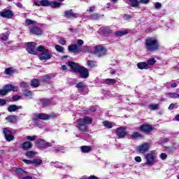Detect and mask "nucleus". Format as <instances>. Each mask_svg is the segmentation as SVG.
Here are the masks:
<instances>
[{
    "label": "nucleus",
    "instance_id": "f257e3e1",
    "mask_svg": "<svg viewBox=\"0 0 179 179\" xmlns=\"http://www.w3.org/2000/svg\"><path fill=\"white\" fill-rule=\"evenodd\" d=\"M68 65L72 69L73 72H78L80 75V78L83 79L89 78V71H87L84 66H80L78 63H75L73 62H69Z\"/></svg>",
    "mask_w": 179,
    "mask_h": 179
},
{
    "label": "nucleus",
    "instance_id": "f03ea898",
    "mask_svg": "<svg viewBox=\"0 0 179 179\" xmlns=\"http://www.w3.org/2000/svg\"><path fill=\"white\" fill-rule=\"evenodd\" d=\"M145 48L148 51L153 52L159 50L160 44L159 43V41L155 38H148L145 41Z\"/></svg>",
    "mask_w": 179,
    "mask_h": 179
},
{
    "label": "nucleus",
    "instance_id": "7ed1b4c3",
    "mask_svg": "<svg viewBox=\"0 0 179 179\" xmlns=\"http://www.w3.org/2000/svg\"><path fill=\"white\" fill-rule=\"evenodd\" d=\"M77 122L78 124V128L79 131L81 132H87V126L86 125L92 124V122H93V119L90 117L86 116L83 118L79 119Z\"/></svg>",
    "mask_w": 179,
    "mask_h": 179
},
{
    "label": "nucleus",
    "instance_id": "20e7f679",
    "mask_svg": "<svg viewBox=\"0 0 179 179\" xmlns=\"http://www.w3.org/2000/svg\"><path fill=\"white\" fill-rule=\"evenodd\" d=\"M37 50L39 52H41L39 55V59H41V61H48V59H51L52 55H51L50 50L45 49L44 46L39 45Z\"/></svg>",
    "mask_w": 179,
    "mask_h": 179
},
{
    "label": "nucleus",
    "instance_id": "39448f33",
    "mask_svg": "<svg viewBox=\"0 0 179 179\" xmlns=\"http://www.w3.org/2000/svg\"><path fill=\"white\" fill-rule=\"evenodd\" d=\"M155 155H156V150H152L145 155L144 159L146 161L147 166H153L155 164V157H156Z\"/></svg>",
    "mask_w": 179,
    "mask_h": 179
},
{
    "label": "nucleus",
    "instance_id": "423d86ee",
    "mask_svg": "<svg viewBox=\"0 0 179 179\" xmlns=\"http://www.w3.org/2000/svg\"><path fill=\"white\" fill-rule=\"evenodd\" d=\"M32 120H34V121H38V120L47 121V120H50V115L45 113H34L32 116Z\"/></svg>",
    "mask_w": 179,
    "mask_h": 179
},
{
    "label": "nucleus",
    "instance_id": "0eeeda50",
    "mask_svg": "<svg viewBox=\"0 0 179 179\" xmlns=\"http://www.w3.org/2000/svg\"><path fill=\"white\" fill-rule=\"evenodd\" d=\"M3 134L7 142H12V141L15 139V136H13V133H12L10 130L8 129L7 128H4L3 129Z\"/></svg>",
    "mask_w": 179,
    "mask_h": 179
},
{
    "label": "nucleus",
    "instance_id": "6e6552de",
    "mask_svg": "<svg viewBox=\"0 0 179 179\" xmlns=\"http://www.w3.org/2000/svg\"><path fill=\"white\" fill-rule=\"evenodd\" d=\"M94 52L95 55H98V57H103V55H106L107 50L106 49V48L101 45H98L95 47V50Z\"/></svg>",
    "mask_w": 179,
    "mask_h": 179
},
{
    "label": "nucleus",
    "instance_id": "1a4fd4ad",
    "mask_svg": "<svg viewBox=\"0 0 179 179\" xmlns=\"http://www.w3.org/2000/svg\"><path fill=\"white\" fill-rule=\"evenodd\" d=\"M27 44V51L29 54H32V55H37V50H34L33 48L36 47V43L29 42L26 43Z\"/></svg>",
    "mask_w": 179,
    "mask_h": 179
},
{
    "label": "nucleus",
    "instance_id": "9d476101",
    "mask_svg": "<svg viewBox=\"0 0 179 179\" xmlns=\"http://www.w3.org/2000/svg\"><path fill=\"white\" fill-rule=\"evenodd\" d=\"M115 132L118 138L122 139V138H125V135H127V129H125V127H120L116 129Z\"/></svg>",
    "mask_w": 179,
    "mask_h": 179
},
{
    "label": "nucleus",
    "instance_id": "9b49d317",
    "mask_svg": "<svg viewBox=\"0 0 179 179\" xmlns=\"http://www.w3.org/2000/svg\"><path fill=\"white\" fill-rule=\"evenodd\" d=\"M140 131L144 134H150L153 131V127L149 124H143L140 127Z\"/></svg>",
    "mask_w": 179,
    "mask_h": 179
},
{
    "label": "nucleus",
    "instance_id": "f8f14e48",
    "mask_svg": "<svg viewBox=\"0 0 179 179\" xmlns=\"http://www.w3.org/2000/svg\"><path fill=\"white\" fill-rule=\"evenodd\" d=\"M0 16L6 19H12L13 17V12L9 10H4L0 12Z\"/></svg>",
    "mask_w": 179,
    "mask_h": 179
},
{
    "label": "nucleus",
    "instance_id": "ddd939ff",
    "mask_svg": "<svg viewBox=\"0 0 179 179\" xmlns=\"http://www.w3.org/2000/svg\"><path fill=\"white\" fill-rule=\"evenodd\" d=\"M149 143H144L137 147V151L139 153H146L149 150Z\"/></svg>",
    "mask_w": 179,
    "mask_h": 179
},
{
    "label": "nucleus",
    "instance_id": "4468645a",
    "mask_svg": "<svg viewBox=\"0 0 179 179\" xmlns=\"http://www.w3.org/2000/svg\"><path fill=\"white\" fill-rule=\"evenodd\" d=\"M3 88L6 90L7 93H9V92H17L19 90V87L14 86L13 85H6Z\"/></svg>",
    "mask_w": 179,
    "mask_h": 179
},
{
    "label": "nucleus",
    "instance_id": "2eb2a0df",
    "mask_svg": "<svg viewBox=\"0 0 179 179\" xmlns=\"http://www.w3.org/2000/svg\"><path fill=\"white\" fill-rule=\"evenodd\" d=\"M64 16L68 19H72V17H78V14L73 13L72 10H68L64 12Z\"/></svg>",
    "mask_w": 179,
    "mask_h": 179
},
{
    "label": "nucleus",
    "instance_id": "dca6fc26",
    "mask_svg": "<svg viewBox=\"0 0 179 179\" xmlns=\"http://www.w3.org/2000/svg\"><path fill=\"white\" fill-rule=\"evenodd\" d=\"M68 50L69 52H79L80 48L78 45H71L69 46Z\"/></svg>",
    "mask_w": 179,
    "mask_h": 179
},
{
    "label": "nucleus",
    "instance_id": "f3484780",
    "mask_svg": "<svg viewBox=\"0 0 179 179\" xmlns=\"http://www.w3.org/2000/svg\"><path fill=\"white\" fill-rule=\"evenodd\" d=\"M22 148L24 150H29L33 148V143L30 141H25L22 144Z\"/></svg>",
    "mask_w": 179,
    "mask_h": 179
},
{
    "label": "nucleus",
    "instance_id": "a211bd4d",
    "mask_svg": "<svg viewBox=\"0 0 179 179\" xmlns=\"http://www.w3.org/2000/svg\"><path fill=\"white\" fill-rule=\"evenodd\" d=\"M31 33H33V34H36L37 36H40V34H42L43 31H41V29L38 27H32L31 28Z\"/></svg>",
    "mask_w": 179,
    "mask_h": 179
},
{
    "label": "nucleus",
    "instance_id": "6ab92c4d",
    "mask_svg": "<svg viewBox=\"0 0 179 179\" xmlns=\"http://www.w3.org/2000/svg\"><path fill=\"white\" fill-rule=\"evenodd\" d=\"M76 87L78 89L79 92H83L87 87L85 85V83L80 82L76 85Z\"/></svg>",
    "mask_w": 179,
    "mask_h": 179
},
{
    "label": "nucleus",
    "instance_id": "aec40b11",
    "mask_svg": "<svg viewBox=\"0 0 179 179\" xmlns=\"http://www.w3.org/2000/svg\"><path fill=\"white\" fill-rule=\"evenodd\" d=\"M80 150L83 152V153H89V152H92V147L83 145L80 147Z\"/></svg>",
    "mask_w": 179,
    "mask_h": 179
},
{
    "label": "nucleus",
    "instance_id": "412c9836",
    "mask_svg": "<svg viewBox=\"0 0 179 179\" xmlns=\"http://www.w3.org/2000/svg\"><path fill=\"white\" fill-rule=\"evenodd\" d=\"M4 73L6 75H8V76H12V75L15 73V69H13V68L12 67H9L6 69Z\"/></svg>",
    "mask_w": 179,
    "mask_h": 179
},
{
    "label": "nucleus",
    "instance_id": "4be33fe9",
    "mask_svg": "<svg viewBox=\"0 0 179 179\" xmlns=\"http://www.w3.org/2000/svg\"><path fill=\"white\" fill-rule=\"evenodd\" d=\"M104 83H106V85H115L117 80L113 78H106L104 80Z\"/></svg>",
    "mask_w": 179,
    "mask_h": 179
},
{
    "label": "nucleus",
    "instance_id": "5701e85b",
    "mask_svg": "<svg viewBox=\"0 0 179 179\" xmlns=\"http://www.w3.org/2000/svg\"><path fill=\"white\" fill-rule=\"evenodd\" d=\"M138 69H148L149 66H148V64L146 62H139L137 64Z\"/></svg>",
    "mask_w": 179,
    "mask_h": 179
},
{
    "label": "nucleus",
    "instance_id": "b1692460",
    "mask_svg": "<svg viewBox=\"0 0 179 179\" xmlns=\"http://www.w3.org/2000/svg\"><path fill=\"white\" fill-rule=\"evenodd\" d=\"M16 174H17V176H19V178L20 177H22V176H24V174H26V171H24L22 169L18 168L16 169L15 171Z\"/></svg>",
    "mask_w": 179,
    "mask_h": 179
},
{
    "label": "nucleus",
    "instance_id": "393cba45",
    "mask_svg": "<svg viewBox=\"0 0 179 179\" xmlns=\"http://www.w3.org/2000/svg\"><path fill=\"white\" fill-rule=\"evenodd\" d=\"M36 145L40 148H45V141L43 139H39L36 141Z\"/></svg>",
    "mask_w": 179,
    "mask_h": 179
},
{
    "label": "nucleus",
    "instance_id": "a878e982",
    "mask_svg": "<svg viewBox=\"0 0 179 179\" xmlns=\"http://www.w3.org/2000/svg\"><path fill=\"white\" fill-rule=\"evenodd\" d=\"M41 103L43 107H47V106L51 104V101L49 99H41Z\"/></svg>",
    "mask_w": 179,
    "mask_h": 179
},
{
    "label": "nucleus",
    "instance_id": "bb28decb",
    "mask_svg": "<svg viewBox=\"0 0 179 179\" xmlns=\"http://www.w3.org/2000/svg\"><path fill=\"white\" fill-rule=\"evenodd\" d=\"M131 1V8H138L139 6V2L138 0H129Z\"/></svg>",
    "mask_w": 179,
    "mask_h": 179
},
{
    "label": "nucleus",
    "instance_id": "cd10ccee",
    "mask_svg": "<svg viewBox=\"0 0 179 179\" xmlns=\"http://www.w3.org/2000/svg\"><path fill=\"white\" fill-rule=\"evenodd\" d=\"M115 36L117 37H121V36H125V34H128V31H117L115 33Z\"/></svg>",
    "mask_w": 179,
    "mask_h": 179
},
{
    "label": "nucleus",
    "instance_id": "c85d7f7f",
    "mask_svg": "<svg viewBox=\"0 0 179 179\" xmlns=\"http://www.w3.org/2000/svg\"><path fill=\"white\" fill-rule=\"evenodd\" d=\"M51 1L48 0H41V6H50Z\"/></svg>",
    "mask_w": 179,
    "mask_h": 179
},
{
    "label": "nucleus",
    "instance_id": "c756f323",
    "mask_svg": "<svg viewBox=\"0 0 179 179\" xmlns=\"http://www.w3.org/2000/svg\"><path fill=\"white\" fill-rule=\"evenodd\" d=\"M25 156L29 157V159H31V157H34V156H36V152L34 151H28L26 152Z\"/></svg>",
    "mask_w": 179,
    "mask_h": 179
},
{
    "label": "nucleus",
    "instance_id": "7c9ffc66",
    "mask_svg": "<svg viewBox=\"0 0 179 179\" xmlns=\"http://www.w3.org/2000/svg\"><path fill=\"white\" fill-rule=\"evenodd\" d=\"M43 160L40 159H34L32 160V164H36V166H41Z\"/></svg>",
    "mask_w": 179,
    "mask_h": 179
},
{
    "label": "nucleus",
    "instance_id": "2f4dec72",
    "mask_svg": "<svg viewBox=\"0 0 179 179\" xmlns=\"http://www.w3.org/2000/svg\"><path fill=\"white\" fill-rule=\"evenodd\" d=\"M177 92H169L167 94V97H169V99H177Z\"/></svg>",
    "mask_w": 179,
    "mask_h": 179
},
{
    "label": "nucleus",
    "instance_id": "473e14b6",
    "mask_svg": "<svg viewBox=\"0 0 179 179\" xmlns=\"http://www.w3.org/2000/svg\"><path fill=\"white\" fill-rule=\"evenodd\" d=\"M16 110H17V106L16 105H11L8 108V111H9V113L16 111Z\"/></svg>",
    "mask_w": 179,
    "mask_h": 179
},
{
    "label": "nucleus",
    "instance_id": "72a5a7b5",
    "mask_svg": "<svg viewBox=\"0 0 179 179\" xmlns=\"http://www.w3.org/2000/svg\"><path fill=\"white\" fill-rule=\"evenodd\" d=\"M31 86H33L34 87H38V86H40V81L38 80H33Z\"/></svg>",
    "mask_w": 179,
    "mask_h": 179
},
{
    "label": "nucleus",
    "instance_id": "f704fd0d",
    "mask_svg": "<svg viewBox=\"0 0 179 179\" xmlns=\"http://www.w3.org/2000/svg\"><path fill=\"white\" fill-rule=\"evenodd\" d=\"M6 120L7 121H8V122L13 123V122H15L16 117H15V116H13V115H10V116L6 117Z\"/></svg>",
    "mask_w": 179,
    "mask_h": 179
},
{
    "label": "nucleus",
    "instance_id": "c9c22d12",
    "mask_svg": "<svg viewBox=\"0 0 179 179\" xmlns=\"http://www.w3.org/2000/svg\"><path fill=\"white\" fill-rule=\"evenodd\" d=\"M50 6H51V8H59V6H61V3L52 1L50 2Z\"/></svg>",
    "mask_w": 179,
    "mask_h": 179
},
{
    "label": "nucleus",
    "instance_id": "e433bc0d",
    "mask_svg": "<svg viewBox=\"0 0 179 179\" xmlns=\"http://www.w3.org/2000/svg\"><path fill=\"white\" fill-rule=\"evenodd\" d=\"M55 48L57 52H64V47L59 45H56L55 46Z\"/></svg>",
    "mask_w": 179,
    "mask_h": 179
},
{
    "label": "nucleus",
    "instance_id": "4c0bfd02",
    "mask_svg": "<svg viewBox=\"0 0 179 179\" xmlns=\"http://www.w3.org/2000/svg\"><path fill=\"white\" fill-rule=\"evenodd\" d=\"M24 96L25 97H29V99H31V97H33V92L27 90L24 91Z\"/></svg>",
    "mask_w": 179,
    "mask_h": 179
},
{
    "label": "nucleus",
    "instance_id": "58836bf2",
    "mask_svg": "<svg viewBox=\"0 0 179 179\" xmlns=\"http://www.w3.org/2000/svg\"><path fill=\"white\" fill-rule=\"evenodd\" d=\"M154 64H156V59H155V58H151V59H148V60L147 61V65H148V66H149V65H150V66H152V65H153Z\"/></svg>",
    "mask_w": 179,
    "mask_h": 179
},
{
    "label": "nucleus",
    "instance_id": "ea45409f",
    "mask_svg": "<svg viewBox=\"0 0 179 179\" xmlns=\"http://www.w3.org/2000/svg\"><path fill=\"white\" fill-rule=\"evenodd\" d=\"M0 37L2 41H6L9 38V34H2Z\"/></svg>",
    "mask_w": 179,
    "mask_h": 179
},
{
    "label": "nucleus",
    "instance_id": "a19ab883",
    "mask_svg": "<svg viewBox=\"0 0 179 179\" xmlns=\"http://www.w3.org/2000/svg\"><path fill=\"white\" fill-rule=\"evenodd\" d=\"M37 138V136H27L26 139L30 142H33L35 139Z\"/></svg>",
    "mask_w": 179,
    "mask_h": 179
},
{
    "label": "nucleus",
    "instance_id": "79ce46f5",
    "mask_svg": "<svg viewBox=\"0 0 179 179\" xmlns=\"http://www.w3.org/2000/svg\"><path fill=\"white\" fill-rule=\"evenodd\" d=\"M131 136L134 138V139H136L138 138H142V135L140 134L139 132H134L131 134Z\"/></svg>",
    "mask_w": 179,
    "mask_h": 179
},
{
    "label": "nucleus",
    "instance_id": "37998d69",
    "mask_svg": "<svg viewBox=\"0 0 179 179\" xmlns=\"http://www.w3.org/2000/svg\"><path fill=\"white\" fill-rule=\"evenodd\" d=\"M149 108L150 110H158L159 109V104H151L149 106Z\"/></svg>",
    "mask_w": 179,
    "mask_h": 179
},
{
    "label": "nucleus",
    "instance_id": "c03bdc74",
    "mask_svg": "<svg viewBox=\"0 0 179 179\" xmlns=\"http://www.w3.org/2000/svg\"><path fill=\"white\" fill-rule=\"evenodd\" d=\"M103 124L106 128H111L113 127V124H111L110 122L105 121L103 122Z\"/></svg>",
    "mask_w": 179,
    "mask_h": 179
},
{
    "label": "nucleus",
    "instance_id": "a18cd8bd",
    "mask_svg": "<svg viewBox=\"0 0 179 179\" xmlns=\"http://www.w3.org/2000/svg\"><path fill=\"white\" fill-rule=\"evenodd\" d=\"M87 65L90 66V68H94V66H96V62L88 61Z\"/></svg>",
    "mask_w": 179,
    "mask_h": 179
},
{
    "label": "nucleus",
    "instance_id": "49530a36",
    "mask_svg": "<svg viewBox=\"0 0 179 179\" xmlns=\"http://www.w3.org/2000/svg\"><path fill=\"white\" fill-rule=\"evenodd\" d=\"M52 150H53V152H62V150H64V148L62 147H54L52 148Z\"/></svg>",
    "mask_w": 179,
    "mask_h": 179
},
{
    "label": "nucleus",
    "instance_id": "de8ad7c7",
    "mask_svg": "<svg viewBox=\"0 0 179 179\" xmlns=\"http://www.w3.org/2000/svg\"><path fill=\"white\" fill-rule=\"evenodd\" d=\"M99 17H100V15H99V14H93L92 15H91V19H92V20H96Z\"/></svg>",
    "mask_w": 179,
    "mask_h": 179
},
{
    "label": "nucleus",
    "instance_id": "09e8293b",
    "mask_svg": "<svg viewBox=\"0 0 179 179\" xmlns=\"http://www.w3.org/2000/svg\"><path fill=\"white\" fill-rule=\"evenodd\" d=\"M25 23H26V24H28V25L29 24H34V23H36V22H34L30 19H27V20H26Z\"/></svg>",
    "mask_w": 179,
    "mask_h": 179
},
{
    "label": "nucleus",
    "instance_id": "8fccbe9b",
    "mask_svg": "<svg viewBox=\"0 0 179 179\" xmlns=\"http://www.w3.org/2000/svg\"><path fill=\"white\" fill-rule=\"evenodd\" d=\"M83 52H90V49L87 46H84L82 49Z\"/></svg>",
    "mask_w": 179,
    "mask_h": 179
},
{
    "label": "nucleus",
    "instance_id": "3c124183",
    "mask_svg": "<svg viewBox=\"0 0 179 179\" xmlns=\"http://www.w3.org/2000/svg\"><path fill=\"white\" fill-rule=\"evenodd\" d=\"M154 6L155 9H160V8H162V3L159 2H156L155 3H154Z\"/></svg>",
    "mask_w": 179,
    "mask_h": 179
},
{
    "label": "nucleus",
    "instance_id": "603ef678",
    "mask_svg": "<svg viewBox=\"0 0 179 179\" xmlns=\"http://www.w3.org/2000/svg\"><path fill=\"white\" fill-rule=\"evenodd\" d=\"M59 44H61V45H65V44H66V41L64 38H61L59 40Z\"/></svg>",
    "mask_w": 179,
    "mask_h": 179
},
{
    "label": "nucleus",
    "instance_id": "864d4df0",
    "mask_svg": "<svg viewBox=\"0 0 179 179\" xmlns=\"http://www.w3.org/2000/svg\"><path fill=\"white\" fill-rule=\"evenodd\" d=\"M0 94L1 96H6V94H8V92L6 91L5 88L3 87V90H0Z\"/></svg>",
    "mask_w": 179,
    "mask_h": 179
},
{
    "label": "nucleus",
    "instance_id": "5fc2aeb1",
    "mask_svg": "<svg viewBox=\"0 0 179 179\" xmlns=\"http://www.w3.org/2000/svg\"><path fill=\"white\" fill-rule=\"evenodd\" d=\"M160 158L162 159V160H166V159H167V154L162 153L160 155Z\"/></svg>",
    "mask_w": 179,
    "mask_h": 179
},
{
    "label": "nucleus",
    "instance_id": "6e6d98bb",
    "mask_svg": "<svg viewBox=\"0 0 179 179\" xmlns=\"http://www.w3.org/2000/svg\"><path fill=\"white\" fill-rule=\"evenodd\" d=\"M135 162H136L137 163H141V162H142V158L139 156H137L134 158Z\"/></svg>",
    "mask_w": 179,
    "mask_h": 179
},
{
    "label": "nucleus",
    "instance_id": "4d7b16f0",
    "mask_svg": "<svg viewBox=\"0 0 179 179\" xmlns=\"http://www.w3.org/2000/svg\"><path fill=\"white\" fill-rule=\"evenodd\" d=\"M22 162L26 163V164H33V161L29 159H23Z\"/></svg>",
    "mask_w": 179,
    "mask_h": 179
},
{
    "label": "nucleus",
    "instance_id": "13d9d810",
    "mask_svg": "<svg viewBox=\"0 0 179 179\" xmlns=\"http://www.w3.org/2000/svg\"><path fill=\"white\" fill-rule=\"evenodd\" d=\"M6 101L3 99H0V106H5Z\"/></svg>",
    "mask_w": 179,
    "mask_h": 179
},
{
    "label": "nucleus",
    "instance_id": "bf43d9fd",
    "mask_svg": "<svg viewBox=\"0 0 179 179\" xmlns=\"http://www.w3.org/2000/svg\"><path fill=\"white\" fill-rule=\"evenodd\" d=\"M20 179H33V178L29 176H22L20 177Z\"/></svg>",
    "mask_w": 179,
    "mask_h": 179
},
{
    "label": "nucleus",
    "instance_id": "052dcab7",
    "mask_svg": "<svg viewBox=\"0 0 179 179\" xmlns=\"http://www.w3.org/2000/svg\"><path fill=\"white\" fill-rule=\"evenodd\" d=\"M14 101H17V100H20V96L19 95H15L13 97Z\"/></svg>",
    "mask_w": 179,
    "mask_h": 179
},
{
    "label": "nucleus",
    "instance_id": "680f3d73",
    "mask_svg": "<svg viewBox=\"0 0 179 179\" xmlns=\"http://www.w3.org/2000/svg\"><path fill=\"white\" fill-rule=\"evenodd\" d=\"M34 3L36 6H41V1L38 0H34Z\"/></svg>",
    "mask_w": 179,
    "mask_h": 179
},
{
    "label": "nucleus",
    "instance_id": "e2e57ef3",
    "mask_svg": "<svg viewBox=\"0 0 179 179\" xmlns=\"http://www.w3.org/2000/svg\"><path fill=\"white\" fill-rule=\"evenodd\" d=\"M51 146H52V144L49 142L45 141V148H51Z\"/></svg>",
    "mask_w": 179,
    "mask_h": 179
},
{
    "label": "nucleus",
    "instance_id": "0e129e2a",
    "mask_svg": "<svg viewBox=\"0 0 179 179\" xmlns=\"http://www.w3.org/2000/svg\"><path fill=\"white\" fill-rule=\"evenodd\" d=\"M149 2H150V0H140V3H149Z\"/></svg>",
    "mask_w": 179,
    "mask_h": 179
},
{
    "label": "nucleus",
    "instance_id": "69168bd1",
    "mask_svg": "<svg viewBox=\"0 0 179 179\" xmlns=\"http://www.w3.org/2000/svg\"><path fill=\"white\" fill-rule=\"evenodd\" d=\"M83 40H82V39H78V41H77V44H78V45H83Z\"/></svg>",
    "mask_w": 179,
    "mask_h": 179
},
{
    "label": "nucleus",
    "instance_id": "338daca9",
    "mask_svg": "<svg viewBox=\"0 0 179 179\" xmlns=\"http://www.w3.org/2000/svg\"><path fill=\"white\" fill-rule=\"evenodd\" d=\"M96 9V7L94 6H90L89 8V12H94V10Z\"/></svg>",
    "mask_w": 179,
    "mask_h": 179
},
{
    "label": "nucleus",
    "instance_id": "774afa93",
    "mask_svg": "<svg viewBox=\"0 0 179 179\" xmlns=\"http://www.w3.org/2000/svg\"><path fill=\"white\" fill-rule=\"evenodd\" d=\"M29 86V84H27V83H21V87H27Z\"/></svg>",
    "mask_w": 179,
    "mask_h": 179
}]
</instances>
